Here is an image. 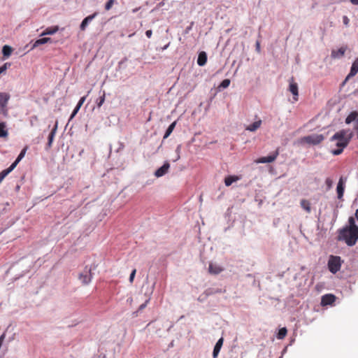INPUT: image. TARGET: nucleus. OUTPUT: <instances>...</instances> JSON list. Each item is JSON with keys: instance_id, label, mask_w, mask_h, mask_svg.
Returning a JSON list of instances; mask_svg holds the SVG:
<instances>
[{"instance_id": "nucleus-20", "label": "nucleus", "mask_w": 358, "mask_h": 358, "mask_svg": "<svg viewBox=\"0 0 358 358\" xmlns=\"http://www.w3.org/2000/svg\"><path fill=\"white\" fill-rule=\"evenodd\" d=\"M51 41H52V39L50 38H48V37L38 39L33 44L31 49H34L41 45H43V44H45V43H47L51 42Z\"/></svg>"}, {"instance_id": "nucleus-42", "label": "nucleus", "mask_w": 358, "mask_h": 358, "mask_svg": "<svg viewBox=\"0 0 358 358\" xmlns=\"http://www.w3.org/2000/svg\"><path fill=\"white\" fill-rule=\"evenodd\" d=\"M149 302V300H147L144 303L141 304L140 306H139V310H141L143 309H144L146 306H147V304Z\"/></svg>"}, {"instance_id": "nucleus-11", "label": "nucleus", "mask_w": 358, "mask_h": 358, "mask_svg": "<svg viewBox=\"0 0 358 358\" xmlns=\"http://www.w3.org/2000/svg\"><path fill=\"white\" fill-rule=\"evenodd\" d=\"M346 50L347 47H341L337 50H333L331 51V56L334 59L341 58L345 55Z\"/></svg>"}, {"instance_id": "nucleus-5", "label": "nucleus", "mask_w": 358, "mask_h": 358, "mask_svg": "<svg viewBox=\"0 0 358 358\" xmlns=\"http://www.w3.org/2000/svg\"><path fill=\"white\" fill-rule=\"evenodd\" d=\"M279 155V149L278 148L272 155L268 157H262L257 159L255 162L257 164L271 163L274 162Z\"/></svg>"}, {"instance_id": "nucleus-14", "label": "nucleus", "mask_w": 358, "mask_h": 358, "mask_svg": "<svg viewBox=\"0 0 358 358\" xmlns=\"http://www.w3.org/2000/svg\"><path fill=\"white\" fill-rule=\"evenodd\" d=\"M223 342H224V338L222 337L216 343V344L214 347V349H213V358L217 357L218 354L220 351V349L223 345Z\"/></svg>"}, {"instance_id": "nucleus-49", "label": "nucleus", "mask_w": 358, "mask_h": 358, "mask_svg": "<svg viewBox=\"0 0 358 358\" xmlns=\"http://www.w3.org/2000/svg\"><path fill=\"white\" fill-rule=\"evenodd\" d=\"M137 10H138V8H135V9H134V10H133V12H134V13H135V12H136Z\"/></svg>"}, {"instance_id": "nucleus-37", "label": "nucleus", "mask_w": 358, "mask_h": 358, "mask_svg": "<svg viewBox=\"0 0 358 358\" xmlns=\"http://www.w3.org/2000/svg\"><path fill=\"white\" fill-rule=\"evenodd\" d=\"M325 183L328 187V189H331L332 187L333 181L331 178H327L325 180Z\"/></svg>"}, {"instance_id": "nucleus-21", "label": "nucleus", "mask_w": 358, "mask_h": 358, "mask_svg": "<svg viewBox=\"0 0 358 358\" xmlns=\"http://www.w3.org/2000/svg\"><path fill=\"white\" fill-rule=\"evenodd\" d=\"M262 125V120H259L252 124L248 125L246 127V130L250 131H255L257 130Z\"/></svg>"}, {"instance_id": "nucleus-22", "label": "nucleus", "mask_w": 358, "mask_h": 358, "mask_svg": "<svg viewBox=\"0 0 358 358\" xmlns=\"http://www.w3.org/2000/svg\"><path fill=\"white\" fill-rule=\"evenodd\" d=\"M358 118V112L357 111H352L351 112L348 117L345 119V123L350 124L353 121H357V119Z\"/></svg>"}, {"instance_id": "nucleus-46", "label": "nucleus", "mask_w": 358, "mask_h": 358, "mask_svg": "<svg viewBox=\"0 0 358 358\" xmlns=\"http://www.w3.org/2000/svg\"><path fill=\"white\" fill-rule=\"evenodd\" d=\"M1 113H2L4 115H7L8 110H7L6 107L4 108V110H3L2 108H1Z\"/></svg>"}, {"instance_id": "nucleus-15", "label": "nucleus", "mask_w": 358, "mask_h": 358, "mask_svg": "<svg viewBox=\"0 0 358 358\" xmlns=\"http://www.w3.org/2000/svg\"><path fill=\"white\" fill-rule=\"evenodd\" d=\"M9 99L10 95L8 93L0 92V106L3 110L6 107Z\"/></svg>"}, {"instance_id": "nucleus-41", "label": "nucleus", "mask_w": 358, "mask_h": 358, "mask_svg": "<svg viewBox=\"0 0 358 358\" xmlns=\"http://www.w3.org/2000/svg\"><path fill=\"white\" fill-rule=\"evenodd\" d=\"M343 24L347 27L349 24L350 20L347 16H343Z\"/></svg>"}, {"instance_id": "nucleus-45", "label": "nucleus", "mask_w": 358, "mask_h": 358, "mask_svg": "<svg viewBox=\"0 0 358 358\" xmlns=\"http://www.w3.org/2000/svg\"><path fill=\"white\" fill-rule=\"evenodd\" d=\"M226 290H222V289H215V293H224Z\"/></svg>"}, {"instance_id": "nucleus-28", "label": "nucleus", "mask_w": 358, "mask_h": 358, "mask_svg": "<svg viewBox=\"0 0 358 358\" xmlns=\"http://www.w3.org/2000/svg\"><path fill=\"white\" fill-rule=\"evenodd\" d=\"M26 151H27V148H24L22 151L20 153V155H18V157H17V159L15 160V162L11 164V166H13L14 168H15V166L17 165V164L20 162V160L24 157L25 153H26Z\"/></svg>"}, {"instance_id": "nucleus-7", "label": "nucleus", "mask_w": 358, "mask_h": 358, "mask_svg": "<svg viewBox=\"0 0 358 358\" xmlns=\"http://www.w3.org/2000/svg\"><path fill=\"white\" fill-rule=\"evenodd\" d=\"M345 189V180L343 177L339 179V181L337 185L336 192L338 194V198L339 199H342Z\"/></svg>"}, {"instance_id": "nucleus-38", "label": "nucleus", "mask_w": 358, "mask_h": 358, "mask_svg": "<svg viewBox=\"0 0 358 358\" xmlns=\"http://www.w3.org/2000/svg\"><path fill=\"white\" fill-rule=\"evenodd\" d=\"M136 269H134L131 271V273L130 274V276H129V282H133L134 277H135V275H136Z\"/></svg>"}, {"instance_id": "nucleus-4", "label": "nucleus", "mask_w": 358, "mask_h": 358, "mask_svg": "<svg viewBox=\"0 0 358 358\" xmlns=\"http://www.w3.org/2000/svg\"><path fill=\"white\" fill-rule=\"evenodd\" d=\"M324 139V136L322 134H312L304 136L302 138V141L308 144L317 145L320 143Z\"/></svg>"}, {"instance_id": "nucleus-48", "label": "nucleus", "mask_w": 358, "mask_h": 358, "mask_svg": "<svg viewBox=\"0 0 358 358\" xmlns=\"http://www.w3.org/2000/svg\"><path fill=\"white\" fill-rule=\"evenodd\" d=\"M355 217H356V218H357V221H358V209H357V210H356V212H355Z\"/></svg>"}, {"instance_id": "nucleus-23", "label": "nucleus", "mask_w": 358, "mask_h": 358, "mask_svg": "<svg viewBox=\"0 0 358 358\" xmlns=\"http://www.w3.org/2000/svg\"><path fill=\"white\" fill-rule=\"evenodd\" d=\"M8 135V130L6 129V124L4 122H0V137L7 138Z\"/></svg>"}, {"instance_id": "nucleus-13", "label": "nucleus", "mask_w": 358, "mask_h": 358, "mask_svg": "<svg viewBox=\"0 0 358 358\" xmlns=\"http://www.w3.org/2000/svg\"><path fill=\"white\" fill-rule=\"evenodd\" d=\"M358 73V58L356 59L352 64L350 71L347 76L345 80H348L350 77L355 76Z\"/></svg>"}, {"instance_id": "nucleus-50", "label": "nucleus", "mask_w": 358, "mask_h": 358, "mask_svg": "<svg viewBox=\"0 0 358 358\" xmlns=\"http://www.w3.org/2000/svg\"><path fill=\"white\" fill-rule=\"evenodd\" d=\"M134 34H130L129 36L131 37Z\"/></svg>"}, {"instance_id": "nucleus-35", "label": "nucleus", "mask_w": 358, "mask_h": 358, "mask_svg": "<svg viewBox=\"0 0 358 358\" xmlns=\"http://www.w3.org/2000/svg\"><path fill=\"white\" fill-rule=\"evenodd\" d=\"M80 108V106H78V105L76 106V108H74V110H73V113H72V114H71V115L70 120H71V119H73V117H74V116L78 113V112L79 111Z\"/></svg>"}, {"instance_id": "nucleus-34", "label": "nucleus", "mask_w": 358, "mask_h": 358, "mask_svg": "<svg viewBox=\"0 0 358 358\" xmlns=\"http://www.w3.org/2000/svg\"><path fill=\"white\" fill-rule=\"evenodd\" d=\"M10 64L5 63L3 66H0V74L6 71L8 66H10Z\"/></svg>"}, {"instance_id": "nucleus-36", "label": "nucleus", "mask_w": 358, "mask_h": 358, "mask_svg": "<svg viewBox=\"0 0 358 358\" xmlns=\"http://www.w3.org/2000/svg\"><path fill=\"white\" fill-rule=\"evenodd\" d=\"M204 294H205L206 296H209V295L214 294H215V289H213V288H208V289H207L204 292Z\"/></svg>"}, {"instance_id": "nucleus-26", "label": "nucleus", "mask_w": 358, "mask_h": 358, "mask_svg": "<svg viewBox=\"0 0 358 358\" xmlns=\"http://www.w3.org/2000/svg\"><path fill=\"white\" fill-rule=\"evenodd\" d=\"M12 52H13V48L10 46H9L8 45H5L4 46H3L2 54H3V57L8 58V57L10 56Z\"/></svg>"}, {"instance_id": "nucleus-10", "label": "nucleus", "mask_w": 358, "mask_h": 358, "mask_svg": "<svg viewBox=\"0 0 358 358\" xmlns=\"http://www.w3.org/2000/svg\"><path fill=\"white\" fill-rule=\"evenodd\" d=\"M223 270H224V268L217 264H215L213 263L209 264L208 272L210 274L217 275V274L220 273Z\"/></svg>"}, {"instance_id": "nucleus-12", "label": "nucleus", "mask_w": 358, "mask_h": 358, "mask_svg": "<svg viewBox=\"0 0 358 358\" xmlns=\"http://www.w3.org/2000/svg\"><path fill=\"white\" fill-rule=\"evenodd\" d=\"M97 13H94L92 15L86 17L80 24V28L82 31L85 30L88 24L96 16Z\"/></svg>"}, {"instance_id": "nucleus-30", "label": "nucleus", "mask_w": 358, "mask_h": 358, "mask_svg": "<svg viewBox=\"0 0 358 358\" xmlns=\"http://www.w3.org/2000/svg\"><path fill=\"white\" fill-rule=\"evenodd\" d=\"M287 333V330L285 327L280 329L277 336L278 338L283 339L286 336Z\"/></svg>"}, {"instance_id": "nucleus-1", "label": "nucleus", "mask_w": 358, "mask_h": 358, "mask_svg": "<svg viewBox=\"0 0 358 358\" xmlns=\"http://www.w3.org/2000/svg\"><path fill=\"white\" fill-rule=\"evenodd\" d=\"M338 240L344 241L349 246L355 245L358 240V227H345L340 230Z\"/></svg>"}, {"instance_id": "nucleus-9", "label": "nucleus", "mask_w": 358, "mask_h": 358, "mask_svg": "<svg viewBox=\"0 0 358 358\" xmlns=\"http://www.w3.org/2000/svg\"><path fill=\"white\" fill-rule=\"evenodd\" d=\"M169 167H170V165H169V164L168 162L164 163L162 166L159 168L155 171V176L157 178H159V177L163 176L164 175H165L168 172V171L169 169Z\"/></svg>"}, {"instance_id": "nucleus-47", "label": "nucleus", "mask_w": 358, "mask_h": 358, "mask_svg": "<svg viewBox=\"0 0 358 358\" xmlns=\"http://www.w3.org/2000/svg\"><path fill=\"white\" fill-rule=\"evenodd\" d=\"M350 1L354 5H358V0H350Z\"/></svg>"}, {"instance_id": "nucleus-18", "label": "nucleus", "mask_w": 358, "mask_h": 358, "mask_svg": "<svg viewBox=\"0 0 358 358\" xmlns=\"http://www.w3.org/2000/svg\"><path fill=\"white\" fill-rule=\"evenodd\" d=\"M207 62V55L205 52H201L199 54L197 64L200 66H204Z\"/></svg>"}, {"instance_id": "nucleus-40", "label": "nucleus", "mask_w": 358, "mask_h": 358, "mask_svg": "<svg viewBox=\"0 0 358 358\" xmlns=\"http://www.w3.org/2000/svg\"><path fill=\"white\" fill-rule=\"evenodd\" d=\"M85 99H86V96L81 97L77 105L81 107L83 106V104L84 103V102L85 101Z\"/></svg>"}, {"instance_id": "nucleus-33", "label": "nucleus", "mask_w": 358, "mask_h": 358, "mask_svg": "<svg viewBox=\"0 0 358 358\" xmlns=\"http://www.w3.org/2000/svg\"><path fill=\"white\" fill-rule=\"evenodd\" d=\"M114 2V0H108L105 5V9L109 10L113 7Z\"/></svg>"}, {"instance_id": "nucleus-43", "label": "nucleus", "mask_w": 358, "mask_h": 358, "mask_svg": "<svg viewBox=\"0 0 358 358\" xmlns=\"http://www.w3.org/2000/svg\"><path fill=\"white\" fill-rule=\"evenodd\" d=\"M145 35H146V36H147L148 38H151V36H152V30H151V29H150V30H147V31H145Z\"/></svg>"}, {"instance_id": "nucleus-17", "label": "nucleus", "mask_w": 358, "mask_h": 358, "mask_svg": "<svg viewBox=\"0 0 358 358\" xmlns=\"http://www.w3.org/2000/svg\"><path fill=\"white\" fill-rule=\"evenodd\" d=\"M59 30L58 26H52L46 28L41 34V36L52 35Z\"/></svg>"}, {"instance_id": "nucleus-31", "label": "nucleus", "mask_w": 358, "mask_h": 358, "mask_svg": "<svg viewBox=\"0 0 358 358\" xmlns=\"http://www.w3.org/2000/svg\"><path fill=\"white\" fill-rule=\"evenodd\" d=\"M106 92L103 91V94L96 100V105L100 108L105 101Z\"/></svg>"}, {"instance_id": "nucleus-6", "label": "nucleus", "mask_w": 358, "mask_h": 358, "mask_svg": "<svg viewBox=\"0 0 358 358\" xmlns=\"http://www.w3.org/2000/svg\"><path fill=\"white\" fill-rule=\"evenodd\" d=\"M289 90L293 94L294 100L297 101L298 96H299L298 85L296 83L294 82V77H292L289 79Z\"/></svg>"}, {"instance_id": "nucleus-2", "label": "nucleus", "mask_w": 358, "mask_h": 358, "mask_svg": "<svg viewBox=\"0 0 358 358\" xmlns=\"http://www.w3.org/2000/svg\"><path fill=\"white\" fill-rule=\"evenodd\" d=\"M346 132L345 130H341L336 132L331 138V141H336V145L338 147L336 150H331L334 155H338L343 152V149L348 145L349 139L345 138Z\"/></svg>"}, {"instance_id": "nucleus-16", "label": "nucleus", "mask_w": 358, "mask_h": 358, "mask_svg": "<svg viewBox=\"0 0 358 358\" xmlns=\"http://www.w3.org/2000/svg\"><path fill=\"white\" fill-rule=\"evenodd\" d=\"M57 122H56L54 127L52 128V131H50V134L48 136V143H47V147L48 148H51V146H52V144L55 136L56 132H57Z\"/></svg>"}, {"instance_id": "nucleus-25", "label": "nucleus", "mask_w": 358, "mask_h": 358, "mask_svg": "<svg viewBox=\"0 0 358 358\" xmlns=\"http://www.w3.org/2000/svg\"><path fill=\"white\" fill-rule=\"evenodd\" d=\"M15 168L13 166H10L8 169L3 170L0 172V183L3 181V180Z\"/></svg>"}, {"instance_id": "nucleus-29", "label": "nucleus", "mask_w": 358, "mask_h": 358, "mask_svg": "<svg viewBox=\"0 0 358 358\" xmlns=\"http://www.w3.org/2000/svg\"><path fill=\"white\" fill-rule=\"evenodd\" d=\"M176 125V121H174L173 122H172L169 127H168V129H166V132H165V134L164 136V138H168L171 134L172 133V131H173Z\"/></svg>"}, {"instance_id": "nucleus-19", "label": "nucleus", "mask_w": 358, "mask_h": 358, "mask_svg": "<svg viewBox=\"0 0 358 358\" xmlns=\"http://www.w3.org/2000/svg\"><path fill=\"white\" fill-rule=\"evenodd\" d=\"M301 207L308 213H310L311 211V203L307 199H301L300 201Z\"/></svg>"}, {"instance_id": "nucleus-24", "label": "nucleus", "mask_w": 358, "mask_h": 358, "mask_svg": "<svg viewBox=\"0 0 358 358\" xmlns=\"http://www.w3.org/2000/svg\"><path fill=\"white\" fill-rule=\"evenodd\" d=\"M239 177L236 176H229L224 179V184L226 186H230L234 182L238 181Z\"/></svg>"}, {"instance_id": "nucleus-44", "label": "nucleus", "mask_w": 358, "mask_h": 358, "mask_svg": "<svg viewBox=\"0 0 358 358\" xmlns=\"http://www.w3.org/2000/svg\"><path fill=\"white\" fill-rule=\"evenodd\" d=\"M256 50L259 52H260V43L259 41L256 42Z\"/></svg>"}, {"instance_id": "nucleus-32", "label": "nucleus", "mask_w": 358, "mask_h": 358, "mask_svg": "<svg viewBox=\"0 0 358 358\" xmlns=\"http://www.w3.org/2000/svg\"><path fill=\"white\" fill-rule=\"evenodd\" d=\"M230 80L229 79H224L222 81V83H220L219 87L220 88H227L230 85Z\"/></svg>"}, {"instance_id": "nucleus-39", "label": "nucleus", "mask_w": 358, "mask_h": 358, "mask_svg": "<svg viewBox=\"0 0 358 358\" xmlns=\"http://www.w3.org/2000/svg\"><path fill=\"white\" fill-rule=\"evenodd\" d=\"M349 224H350V227H358L356 224H355V220L353 217H350L349 218Z\"/></svg>"}, {"instance_id": "nucleus-27", "label": "nucleus", "mask_w": 358, "mask_h": 358, "mask_svg": "<svg viewBox=\"0 0 358 358\" xmlns=\"http://www.w3.org/2000/svg\"><path fill=\"white\" fill-rule=\"evenodd\" d=\"M92 275L91 272L89 271V274H80V279L82 280L83 284H88L91 281Z\"/></svg>"}, {"instance_id": "nucleus-3", "label": "nucleus", "mask_w": 358, "mask_h": 358, "mask_svg": "<svg viewBox=\"0 0 358 358\" xmlns=\"http://www.w3.org/2000/svg\"><path fill=\"white\" fill-rule=\"evenodd\" d=\"M328 268L334 274L336 273L341 267V259L339 256L331 255L328 261Z\"/></svg>"}, {"instance_id": "nucleus-8", "label": "nucleus", "mask_w": 358, "mask_h": 358, "mask_svg": "<svg viewBox=\"0 0 358 358\" xmlns=\"http://www.w3.org/2000/svg\"><path fill=\"white\" fill-rule=\"evenodd\" d=\"M336 297L334 295L328 294L322 296L321 304L322 306L331 305L335 301Z\"/></svg>"}]
</instances>
